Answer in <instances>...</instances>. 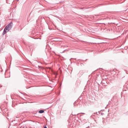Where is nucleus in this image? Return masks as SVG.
Wrapping results in <instances>:
<instances>
[{
	"label": "nucleus",
	"mask_w": 128,
	"mask_h": 128,
	"mask_svg": "<svg viewBox=\"0 0 128 128\" xmlns=\"http://www.w3.org/2000/svg\"><path fill=\"white\" fill-rule=\"evenodd\" d=\"M12 24V23H10L6 27L3 33V35H4L6 33V30L7 32H8L11 28Z\"/></svg>",
	"instance_id": "obj_1"
},
{
	"label": "nucleus",
	"mask_w": 128,
	"mask_h": 128,
	"mask_svg": "<svg viewBox=\"0 0 128 128\" xmlns=\"http://www.w3.org/2000/svg\"><path fill=\"white\" fill-rule=\"evenodd\" d=\"M44 112V111L43 110H40V111L39 112L40 113H43Z\"/></svg>",
	"instance_id": "obj_2"
},
{
	"label": "nucleus",
	"mask_w": 128,
	"mask_h": 128,
	"mask_svg": "<svg viewBox=\"0 0 128 128\" xmlns=\"http://www.w3.org/2000/svg\"><path fill=\"white\" fill-rule=\"evenodd\" d=\"M55 74L56 75H57V73H56V74Z\"/></svg>",
	"instance_id": "obj_3"
},
{
	"label": "nucleus",
	"mask_w": 128,
	"mask_h": 128,
	"mask_svg": "<svg viewBox=\"0 0 128 128\" xmlns=\"http://www.w3.org/2000/svg\"><path fill=\"white\" fill-rule=\"evenodd\" d=\"M44 128H47L46 127H44Z\"/></svg>",
	"instance_id": "obj_4"
},
{
	"label": "nucleus",
	"mask_w": 128,
	"mask_h": 128,
	"mask_svg": "<svg viewBox=\"0 0 128 128\" xmlns=\"http://www.w3.org/2000/svg\"><path fill=\"white\" fill-rule=\"evenodd\" d=\"M76 103V102H74V103Z\"/></svg>",
	"instance_id": "obj_5"
}]
</instances>
